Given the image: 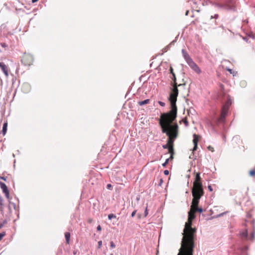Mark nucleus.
I'll return each instance as SVG.
<instances>
[{
    "label": "nucleus",
    "mask_w": 255,
    "mask_h": 255,
    "mask_svg": "<svg viewBox=\"0 0 255 255\" xmlns=\"http://www.w3.org/2000/svg\"><path fill=\"white\" fill-rule=\"evenodd\" d=\"M195 212L191 209L188 212V221L186 223L181 243V247L177 255H193L195 247L194 240L196 238V230L191 226L192 221L195 218Z\"/></svg>",
    "instance_id": "obj_1"
},
{
    "label": "nucleus",
    "mask_w": 255,
    "mask_h": 255,
    "mask_svg": "<svg viewBox=\"0 0 255 255\" xmlns=\"http://www.w3.org/2000/svg\"><path fill=\"white\" fill-rule=\"evenodd\" d=\"M172 117L170 116L161 115L159 124L162 128V132L165 133L168 137L167 143L173 146V142L177 136L178 127L177 124H171L175 120L172 119Z\"/></svg>",
    "instance_id": "obj_2"
},
{
    "label": "nucleus",
    "mask_w": 255,
    "mask_h": 255,
    "mask_svg": "<svg viewBox=\"0 0 255 255\" xmlns=\"http://www.w3.org/2000/svg\"><path fill=\"white\" fill-rule=\"evenodd\" d=\"M182 84L176 85L173 84V88L171 90V92L170 94L169 100L170 102L171 110L169 112L167 113H164L161 115L163 116H172V119H175L177 117V107L176 106V102L177 101V97L178 94V90L177 89L178 86H181Z\"/></svg>",
    "instance_id": "obj_3"
},
{
    "label": "nucleus",
    "mask_w": 255,
    "mask_h": 255,
    "mask_svg": "<svg viewBox=\"0 0 255 255\" xmlns=\"http://www.w3.org/2000/svg\"><path fill=\"white\" fill-rule=\"evenodd\" d=\"M232 104L231 99L229 96L225 104L223 106L221 110L220 117L218 118L213 119V121H209L208 125L213 129H215L214 123L216 124L217 126L220 124H223L225 122L226 117L228 114L229 109Z\"/></svg>",
    "instance_id": "obj_4"
},
{
    "label": "nucleus",
    "mask_w": 255,
    "mask_h": 255,
    "mask_svg": "<svg viewBox=\"0 0 255 255\" xmlns=\"http://www.w3.org/2000/svg\"><path fill=\"white\" fill-rule=\"evenodd\" d=\"M232 104L231 99L229 96L225 104L223 106L221 110L220 117L218 118L213 119V121H209L208 125L213 129H215L214 123L216 124L217 126L220 124H223L225 122L226 117L228 114L229 109Z\"/></svg>",
    "instance_id": "obj_5"
},
{
    "label": "nucleus",
    "mask_w": 255,
    "mask_h": 255,
    "mask_svg": "<svg viewBox=\"0 0 255 255\" xmlns=\"http://www.w3.org/2000/svg\"><path fill=\"white\" fill-rule=\"evenodd\" d=\"M215 6L222 10L235 12L237 10V0H219L215 3Z\"/></svg>",
    "instance_id": "obj_6"
},
{
    "label": "nucleus",
    "mask_w": 255,
    "mask_h": 255,
    "mask_svg": "<svg viewBox=\"0 0 255 255\" xmlns=\"http://www.w3.org/2000/svg\"><path fill=\"white\" fill-rule=\"evenodd\" d=\"M191 192L192 195L199 194V195H204V194L200 173L199 172H197L196 174L195 180L193 182Z\"/></svg>",
    "instance_id": "obj_7"
},
{
    "label": "nucleus",
    "mask_w": 255,
    "mask_h": 255,
    "mask_svg": "<svg viewBox=\"0 0 255 255\" xmlns=\"http://www.w3.org/2000/svg\"><path fill=\"white\" fill-rule=\"evenodd\" d=\"M199 194L192 195L193 198L192 201V203L190 208L195 212H198L202 213L203 209L202 208H199L198 207L200 199L203 195H199Z\"/></svg>",
    "instance_id": "obj_8"
},
{
    "label": "nucleus",
    "mask_w": 255,
    "mask_h": 255,
    "mask_svg": "<svg viewBox=\"0 0 255 255\" xmlns=\"http://www.w3.org/2000/svg\"><path fill=\"white\" fill-rule=\"evenodd\" d=\"M240 235L243 240L253 241L255 238V232L252 233L250 236L248 237V230L246 229L244 231L240 232Z\"/></svg>",
    "instance_id": "obj_9"
},
{
    "label": "nucleus",
    "mask_w": 255,
    "mask_h": 255,
    "mask_svg": "<svg viewBox=\"0 0 255 255\" xmlns=\"http://www.w3.org/2000/svg\"><path fill=\"white\" fill-rule=\"evenodd\" d=\"M0 187L2 189L3 193L7 199L9 198V192L7 187V186L3 182L0 181Z\"/></svg>",
    "instance_id": "obj_10"
},
{
    "label": "nucleus",
    "mask_w": 255,
    "mask_h": 255,
    "mask_svg": "<svg viewBox=\"0 0 255 255\" xmlns=\"http://www.w3.org/2000/svg\"><path fill=\"white\" fill-rule=\"evenodd\" d=\"M188 64L190 66V67L195 72L197 73L200 72V70L197 65L192 60L190 61Z\"/></svg>",
    "instance_id": "obj_11"
},
{
    "label": "nucleus",
    "mask_w": 255,
    "mask_h": 255,
    "mask_svg": "<svg viewBox=\"0 0 255 255\" xmlns=\"http://www.w3.org/2000/svg\"><path fill=\"white\" fill-rule=\"evenodd\" d=\"M0 68L4 74V75L7 77L8 76V68L6 65L2 62H0Z\"/></svg>",
    "instance_id": "obj_12"
},
{
    "label": "nucleus",
    "mask_w": 255,
    "mask_h": 255,
    "mask_svg": "<svg viewBox=\"0 0 255 255\" xmlns=\"http://www.w3.org/2000/svg\"><path fill=\"white\" fill-rule=\"evenodd\" d=\"M248 247L246 246L244 247L239 248V250L240 252V254H239L237 252L235 251L234 254L236 255H248L246 251L248 250Z\"/></svg>",
    "instance_id": "obj_13"
},
{
    "label": "nucleus",
    "mask_w": 255,
    "mask_h": 255,
    "mask_svg": "<svg viewBox=\"0 0 255 255\" xmlns=\"http://www.w3.org/2000/svg\"><path fill=\"white\" fill-rule=\"evenodd\" d=\"M198 141H199L198 135H197L196 134H193V142L194 144V147L193 149V152L194 151L196 150V149L197 148V144H198Z\"/></svg>",
    "instance_id": "obj_14"
},
{
    "label": "nucleus",
    "mask_w": 255,
    "mask_h": 255,
    "mask_svg": "<svg viewBox=\"0 0 255 255\" xmlns=\"http://www.w3.org/2000/svg\"><path fill=\"white\" fill-rule=\"evenodd\" d=\"M182 53L184 59L185 60L187 63H188L190 61H191L192 60L189 55V54L187 53V52H186L184 49L182 50Z\"/></svg>",
    "instance_id": "obj_15"
},
{
    "label": "nucleus",
    "mask_w": 255,
    "mask_h": 255,
    "mask_svg": "<svg viewBox=\"0 0 255 255\" xmlns=\"http://www.w3.org/2000/svg\"><path fill=\"white\" fill-rule=\"evenodd\" d=\"M149 102H150V100L149 99H146V100H144L143 101H139L138 102V104L140 106H143V105H144L148 104L149 103Z\"/></svg>",
    "instance_id": "obj_16"
},
{
    "label": "nucleus",
    "mask_w": 255,
    "mask_h": 255,
    "mask_svg": "<svg viewBox=\"0 0 255 255\" xmlns=\"http://www.w3.org/2000/svg\"><path fill=\"white\" fill-rule=\"evenodd\" d=\"M65 237L66 239V242L67 244H69L70 239V234L69 232L65 233Z\"/></svg>",
    "instance_id": "obj_17"
},
{
    "label": "nucleus",
    "mask_w": 255,
    "mask_h": 255,
    "mask_svg": "<svg viewBox=\"0 0 255 255\" xmlns=\"http://www.w3.org/2000/svg\"><path fill=\"white\" fill-rule=\"evenodd\" d=\"M174 42H175L174 40L172 41L171 42H170V43L168 45H167L166 47H165L163 49V52H165L167 51L169 49L170 46L174 44Z\"/></svg>",
    "instance_id": "obj_18"
},
{
    "label": "nucleus",
    "mask_w": 255,
    "mask_h": 255,
    "mask_svg": "<svg viewBox=\"0 0 255 255\" xmlns=\"http://www.w3.org/2000/svg\"><path fill=\"white\" fill-rule=\"evenodd\" d=\"M7 127V123L6 122L4 123L3 125V127H2V132H3V134H4L6 132Z\"/></svg>",
    "instance_id": "obj_19"
},
{
    "label": "nucleus",
    "mask_w": 255,
    "mask_h": 255,
    "mask_svg": "<svg viewBox=\"0 0 255 255\" xmlns=\"http://www.w3.org/2000/svg\"><path fill=\"white\" fill-rule=\"evenodd\" d=\"M172 75V77H171V78L172 79V80L173 81V84L176 85L177 83H176V78L175 74L174 73H173V75Z\"/></svg>",
    "instance_id": "obj_20"
},
{
    "label": "nucleus",
    "mask_w": 255,
    "mask_h": 255,
    "mask_svg": "<svg viewBox=\"0 0 255 255\" xmlns=\"http://www.w3.org/2000/svg\"><path fill=\"white\" fill-rule=\"evenodd\" d=\"M168 152L170 154H174V149H173V146L171 145L170 146V147L169 148Z\"/></svg>",
    "instance_id": "obj_21"
},
{
    "label": "nucleus",
    "mask_w": 255,
    "mask_h": 255,
    "mask_svg": "<svg viewBox=\"0 0 255 255\" xmlns=\"http://www.w3.org/2000/svg\"><path fill=\"white\" fill-rule=\"evenodd\" d=\"M228 212V211H226V212H223L222 213H220L217 215L216 216V218H219V217H222L224 215H225L226 214H227Z\"/></svg>",
    "instance_id": "obj_22"
},
{
    "label": "nucleus",
    "mask_w": 255,
    "mask_h": 255,
    "mask_svg": "<svg viewBox=\"0 0 255 255\" xmlns=\"http://www.w3.org/2000/svg\"><path fill=\"white\" fill-rule=\"evenodd\" d=\"M249 174L251 176H255V168L250 171Z\"/></svg>",
    "instance_id": "obj_23"
},
{
    "label": "nucleus",
    "mask_w": 255,
    "mask_h": 255,
    "mask_svg": "<svg viewBox=\"0 0 255 255\" xmlns=\"http://www.w3.org/2000/svg\"><path fill=\"white\" fill-rule=\"evenodd\" d=\"M116 218V216L113 214H110L108 215V219L109 220H111L112 219Z\"/></svg>",
    "instance_id": "obj_24"
},
{
    "label": "nucleus",
    "mask_w": 255,
    "mask_h": 255,
    "mask_svg": "<svg viewBox=\"0 0 255 255\" xmlns=\"http://www.w3.org/2000/svg\"><path fill=\"white\" fill-rule=\"evenodd\" d=\"M170 145L169 144V143H167L166 144H163L162 145V147L164 149H169V148L170 147Z\"/></svg>",
    "instance_id": "obj_25"
},
{
    "label": "nucleus",
    "mask_w": 255,
    "mask_h": 255,
    "mask_svg": "<svg viewBox=\"0 0 255 255\" xmlns=\"http://www.w3.org/2000/svg\"><path fill=\"white\" fill-rule=\"evenodd\" d=\"M110 247L112 249H114L116 247V245L113 241L110 242Z\"/></svg>",
    "instance_id": "obj_26"
},
{
    "label": "nucleus",
    "mask_w": 255,
    "mask_h": 255,
    "mask_svg": "<svg viewBox=\"0 0 255 255\" xmlns=\"http://www.w3.org/2000/svg\"><path fill=\"white\" fill-rule=\"evenodd\" d=\"M169 159L167 158L166 159L165 161L162 164V166L163 167H165L167 164L168 163Z\"/></svg>",
    "instance_id": "obj_27"
},
{
    "label": "nucleus",
    "mask_w": 255,
    "mask_h": 255,
    "mask_svg": "<svg viewBox=\"0 0 255 255\" xmlns=\"http://www.w3.org/2000/svg\"><path fill=\"white\" fill-rule=\"evenodd\" d=\"M5 235V233L4 232H2L0 233V241L3 238V237Z\"/></svg>",
    "instance_id": "obj_28"
},
{
    "label": "nucleus",
    "mask_w": 255,
    "mask_h": 255,
    "mask_svg": "<svg viewBox=\"0 0 255 255\" xmlns=\"http://www.w3.org/2000/svg\"><path fill=\"white\" fill-rule=\"evenodd\" d=\"M98 249H100L101 246H102V241H99L98 243Z\"/></svg>",
    "instance_id": "obj_29"
},
{
    "label": "nucleus",
    "mask_w": 255,
    "mask_h": 255,
    "mask_svg": "<svg viewBox=\"0 0 255 255\" xmlns=\"http://www.w3.org/2000/svg\"><path fill=\"white\" fill-rule=\"evenodd\" d=\"M158 104L162 107H164L165 106V104L164 102H161V101H158Z\"/></svg>",
    "instance_id": "obj_30"
},
{
    "label": "nucleus",
    "mask_w": 255,
    "mask_h": 255,
    "mask_svg": "<svg viewBox=\"0 0 255 255\" xmlns=\"http://www.w3.org/2000/svg\"><path fill=\"white\" fill-rule=\"evenodd\" d=\"M1 46L2 47H4V48L7 47V45L5 43H1Z\"/></svg>",
    "instance_id": "obj_31"
},
{
    "label": "nucleus",
    "mask_w": 255,
    "mask_h": 255,
    "mask_svg": "<svg viewBox=\"0 0 255 255\" xmlns=\"http://www.w3.org/2000/svg\"><path fill=\"white\" fill-rule=\"evenodd\" d=\"M208 148L209 150H211V151H212V152L214 151V148L213 147H212L211 146H209L208 147Z\"/></svg>",
    "instance_id": "obj_32"
},
{
    "label": "nucleus",
    "mask_w": 255,
    "mask_h": 255,
    "mask_svg": "<svg viewBox=\"0 0 255 255\" xmlns=\"http://www.w3.org/2000/svg\"><path fill=\"white\" fill-rule=\"evenodd\" d=\"M169 173V172L168 170H165L164 171V174L165 175H168Z\"/></svg>",
    "instance_id": "obj_33"
},
{
    "label": "nucleus",
    "mask_w": 255,
    "mask_h": 255,
    "mask_svg": "<svg viewBox=\"0 0 255 255\" xmlns=\"http://www.w3.org/2000/svg\"><path fill=\"white\" fill-rule=\"evenodd\" d=\"M136 212V210L133 211L132 212V213H131V217H133L134 216V215H135V214Z\"/></svg>",
    "instance_id": "obj_34"
},
{
    "label": "nucleus",
    "mask_w": 255,
    "mask_h": 255,
    "mask_svg": "<svg viewBox=\"0 0 255 255\" xmlns=\"http://www.w3.org/2000/svg\"><path fill=\"white\" fill-rule=\"evenodd\" d=\"M144 217H146L147 215H148V212H147V208H146L145 210L144 211Z\"/></svg>",
    "instance_id": "obj_35"
},
{
    "label": "nucleus",
    "mask_w": 255,
    "mask_h": 255,
    "mask_svg": "<svg viewBox=\"0 0 255 255\" xmlns=\"http://www.w3.org/2000/svg\"><path fill=\"white\" fill-rule=\"evenodd\" d=\"M5 223H6V221H4L3 223H0V228H1L3 226L4 224Z\"/></svg>",
    "instance_id": "obj_36"
},
{
    "label": "nucleus",
    "mask_w": 255,
    "mask_h": 255,
    "mask_svg": "<svg viewBox=\"0 0 255 255\" xmlns=\"http://www.w3.org/2000/svg\"><path fill=\"white\" fill-rule=\"evenodd\" d=\"M208 189H209V190L210 191H213V189H212V187H211V185H209V186H208Z\"/></svg>",
    "instance_id": "obj_37"
},
{
    "label": "nucleus",
    "mask_w": 255,
    "mask_h": 255,
    "mask_svg": "<svg viewBox=\"0 0 255 255\" xmlns=\"http://www.w3.org/2000/svg\"><path fill=\"white\" fill-rule=\"evenodd\" d=\"M218 16H219L218 14H215L214 16H211V18H213V17L215 18H217L218 17Z\"/></svg>",
    "instance_id": "obj_38"
},
{
    "label": "nucleus",
    "mask_w": 255,
    "mask_h": 255,
    "mask_svg": "<svg viewBox=\"0 0 255 255\" xmlns=\"http://www.w3.org/2000/svg\"><path fill=\"white\" fill-rule=\"evenodd\" d=\"M170 73H171L172 75H173V73H174L173 72V68H172L171 67L170 68Z\"/></svg>",
    "instance_id": "obj_39"
},
{
    "label": "nucleus",
    "mask_w": 255,
    "mask_h": 255,
    "mask_svg": "<svg viewBox=\"0 0 255 255\" xmlns=\"http://www.w3.org/2000/svg\"><path fill=\"white\" fill-rule=\"evenodd\" d=\"M97 229L98 231H101L102 228L100 225L98 226Z\"/></svg>",
    "instance_id": "obj_40"
},
{
    "label": "nucleus",
    "mask_w": 255,
    "mask_h": 255,
    "mask_svg": "<svg viewBox=\"0 0 255 255\" xmlns=\"http://www.w3.org/2000/svg\"><path fill=\"white\" fill-rule=\"evenodd\" d=\"M184 124H185V126H186V127H187V126H188V122H187L186 120H185V121H184Z\"/></svg>",
    "instance_id": "obj_41"
},
{
    "label": "nucleus",
    "mask_w": 255,
    "mask_h": 255,
    "mask_svg": "<svg viewBox=\"0 0 255 255\" xmlns=\"http://www.w3.org/2000/svg\"><path fill=\"white\" fill-rule=\"evenodd\" d=\"M223 140L225 142L226 141V137L224 135L222 136Z\"/></svg>",
    "instance_id": "obj_42"
},
{
    "label": "nucleus",
    "mask_w": 255,
    "mask_h": 255,
    "mask_svg": "<svg viewBox=\"0 0 255 255\" xmlns=\"http://www.w3.org/2000/svg\"><path fill=\"white\" fill-rule=\"evenodd\" d=\"M0 178L1 179H2V180H3L5 181V180H6V177H2V176H1V177H0Z\"/></svg>",
    "instance_id": "obj_43"
},
{
    "label": "nucleus",
    "mask_w": 255,
    "mask_h": 255,
    "mask_svg": "<svg viewBox=\"0 0 255 255\" xmlns=\"http://www.w3.org/2000/svg\"><path fill=\"white\" fill-rule=\"evenodd\" d=\"M111 187H112L111 184H108L107 185V188H108V189H110Z\"/></svg>",
    "instance_id": "obj_44"
},
{
    "label": "nucleus",
    "mask_w": 255,
    "mask_h": 255,
    "mask_svg": "<svg viewBox=\"0 0 255 255\" xmlns=\"http://www.w3.org/2000/svg\"><path fill=\"white\" fill-rule=\"evenodd\" d=\"M173 154H170V156L169 159H173Z\"/></svg>",
    "instance_id": "obj_45"
},
{
    "label": "nucleus",
    "mask_w": 255,
    "mask_h": 255,
    "mask_svg": "<svg viewBox=\"0 0 255 255\" xmlns=\"http://www.w3.org/2000/svg\"><path fill=\"white\" fill-rule=\"evenodd\" d=\"M38 0H32V2L34 3L36 1H37Z\"/></svg>",
    "instance_id": "obj_46"
},
{
    "label": "nucleus",
    "mask_w": 255,
    "mask_h": 255,
    "mask_svg": "<svg viewBox=\"0 0 255 255\" xmlns=\"http://www.w3.org/2000/svg\"><path fill=\"white\" fill-rule=\"evenodd\" d=\"M188 12H189V11H188V10L186 11V13H185V15H187L188 14Z\"/></svg>",
    "instance_id": "obj_47"
},
{
    "label": "nucleus",
    "mask_w": 255,
    "mask_h": 255,
    "mask_svg": "<svg viewBox=\"0 0 255 255\" xmlns=\"http://www.w3.org/2000/svg\"><path fill=\"white\" fill-rule=\"evenodd\" d=\"M228 71H229L231 73H232V70L231 69H228Z\"/></svg>",
    "instance_id": "obj_48"
},
{
    "label": "nucleus",
    "mask_w": 255,
    "mask_h": 255,
    "mask_svg": "<svg viewBox=\"0 0 255 255\" xmlns=\"http://www.w3.org/2000/svg\"><path fill=\"white\" fill-rule=\"evenodd\" d=\"M234 248H235V247H234V246H233L231 247V248H232V249H234Z\"/></svg>",
    "instance_id": "obj_49"
},
{
    "label": "nucleus",
    "mask_w": 255,
    "mask_h": 255,
    "mask_svg": "<svg viewBox=\"0 0 255 255\" xmlns=\"http://www.w3.org/2000/svg\"><path fill=\"white\" fill-rule=\"evenodd\" d=\"M162 182V179H160V183H161Z\"/></svg>",
    "instance_id": "obj_50"
},
{
    "label": "nucleus",
    "mask_w": 255,
    "mask_h": 255,
    "mask_svg": "<svg viewBox=\"0 0 255 255\" xmlns=\"http://www.w3.org/2000/svg\"><path fill=\"white\" fill-rule=\"evenodd\" d=\"M111 255H113V254H111Z\"/></svg>",
    "instance_id": "obj_51"
}]
</instances>
